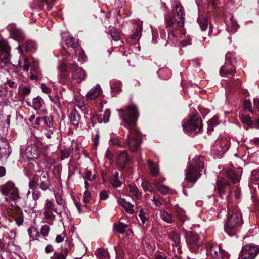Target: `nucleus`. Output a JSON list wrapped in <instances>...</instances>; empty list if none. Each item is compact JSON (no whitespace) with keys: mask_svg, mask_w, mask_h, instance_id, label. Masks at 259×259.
<instances>
[{"mask_svg":"<svg viewBox=\"0 0 259 259\" xmlns=\"http://www.w3.org/2000/svg\"><path fill=\"white\" fill-rule=\"evenodd\" d=\"M6 239L8 240V245H13L15 240L16 232L13 230H11L9 233L6 235Z\"/></svg>","mask_w":259,"mask_h":259,"instance_id":"c9c22d12","label":"nucleus"},{"mask_svg":"<svg viewBox=\"0 0 259 259\" xmlns=\"http://www.w3.org/2000/svg\"><path fill=\"white\" fill-rule=\"evenodd\" d=\"M95 255L99 259L109 258L108 252L104 249H98L95 251Z\"/></svg>","mask_w":259,"mask_h":259,"instance_id":"2f4dec72","label":"nucleus"},{"mask_svg":"<svg viewBox=\"0 0 259 259\" xmlns=\"http://www.w3.org/2000/svg\"><path fill=\"white\" fill-rule=\"evenodd\" d=\"M2 55V62L5 64H8L10 62L11 60V54L10 51L5 52L3 53H1Z\"/></svg>","mask_w":259,"mask_h":259,"instance_id":"a18cd8bd","label":"nucleus"},{"mask_svg":"<svg viewBox=\"0 0 259 259\" xmlns=\"http://www.w3.org/2000/svg\"><path fill=\"white\" fill-rule=\"evenodd\" d=\"M1 194L5 196V201L7 202H16L20 199L19 190L12 181H8L0 186Z\"/></svg>","mask_w":259,"mask_h":259,"instance_id":"7ed1b4c3","label":"nucleus"},{"mask_svg":"<svg viewBox=\"0 0 259 259\" xmlns=\"http://www.w3.org/2000/svg\"><path fill=\"white\" fill-rule=\"evenodd\" d=\"M138 220L139 222H141L142 225H144L146 221H147V217L146 214L141 213L138 215Z\"/></svg>","mask_w":259,"mask_h":259,"instance_id":"680f3d73","label":"nucleus"},{"mask_svg":"<svg viewBox=\"0 0 259 259\" xmlns=\"http://www.w3.org/2000/svg\"><path fill=\"white\" fill-rule=\"evenodd\" d=\"M128 191L134 199L139 200L142 197V193L140 192L135 185L130 184L128 186Z\"/></svg>","mask_w":259,"mask_h":259,"instance_id":"6ab92c4d","label":"nucleus"},{"mask_svg":"<svg viewBox=\"0 0 259 259\" xmlns=\"http://www.w3.org/2000/svg\"><path fill=\"white\" fill-rule=\"evenodd\" d=\"M111 183L115 187H120L122 184L119 180V178L117 177H112L111 179Z\"/></svg>","mask_w":259,"mask_h":259,"instance_id":"864d4df0","label":"nucleus"},{"mask_svg":"<svg viewBox=\"0 0 259 259\" xmlns=\"http://www.w3.org/2000/svg\"><path fill=\"white\" fill-rule=\"evenodd\" d=\"M49 97L50 100L56 104L58 107H61V103L58 96L52 97L51 96H49Z\"/></svg>","mask_w":259,"mask_h":259,"instance_id":"bf43d9fd","label":"nucleus"},{"mask_svg":"<svg viewBox=\"0 0 259 259\" xmlns=\"http://www.w3.org/2000/svg\"><path fill=\"white\" fill-rule=\"evenodd\" d=\"M28 186L29 189L32 190L38 189L37 187L39 186L38 175H35L32 178L29 182Z\"/></svg>","mask_w":259,"mask_h":259,"instance_id":"c756f323","label":"nucleus"},{"mask_svg":"<svg viewBox=\"0 0 259 259\" xmlns=\"http://www.w3.org/2000/svg\"><path fill=\"white\" fill-rule=\"evenodd\" d=\"M75 103L76 105L80 108L82 109V108L84 107V101L81 97H76L75 99Z\"/></svg>","mask_w":259,"mask_h":259,"instance_id":"13d9d810","label":"nucleus"},{"mask_svg":"<svg viewBox=\"0 0 259 259\" xmlns=\"http://www.w3.org/2000/svg\"><path fill=\"white\" fill-rule=\"evenodd\" d=\"M54 210H44L43 215L45 219L54 220L55 218V215L53 213Z\"/></svg>","mask_w":259,"mask_h":259,"instance_id":"49530a36","label":"nucleus"},{"mask_svg":"<svg viewBox=\"0 0 259 259\" xmlns=\"http://www.w3.org/2000/svg\"><path fill=\"white\" fill-rule=\"evenodd\" d=\"M50 231V227L48 225H44L41 228V233L45 237L48 235Z\"/></svg>","mask_w":259,"mask_h":259,"instance_id":"603ef678","label":"nucleus"},{"mask_svg":"<svg viewBox=\"0 0 259 259\" xmlns=\"http://www.w3.org/2000/svg\"><path fill=\"white\" fill-rule=\"evenodd\" d=\"M204 157H195L186 170L185 180L195 183L200 177L201 171L204 168Z\"/></svg>","mask_w":259,"mask_h":259,"instance_id":"f03ea898","label":"nucleus"},{"mask_svg":"<svg viewBox=\"0 0 259 259\" xmlns=\"http://www.w3.org/2000/svg\"><path fill=\"white\" fill-rule=\"evenodd\" d=\"M151 201L153 202V204L157 207H160L162 205V203L160 201L159 198L156 197L155 196H153Z\"/></svg>","mask_w":259,"mask_h":259,"instance_id":"338daca9","label":"nucleus"},{"mask_svg":"<svg viewBox=\"0 0 259 259\" xmlns=\"http://www.w3.org/2000/svg\"><path fill=\"white\" fill-rule=\"evenodd\" d=\"M170 239L174 242L172 246H177V245H180V237L179 234L176 232H173L170 235Z\"/></svg>","mask_w":259,"mask_h":259,"instance_id":"58836bf2","label":"nucleus"},{"mask_svg":"<svg viewBox=\"0 0 259 259\" xmlns=\"http://www.w3.org/2000/svg\"><path fill=\"white\" fill-rule=\"evenodd\" d=\"M128 159L127 154L126 151H122L119 153L117 163L118 166L121 168H123Z\"/></svg>","mask_w":259,"mask_h":259,"instance_id":"aec40b11","label":"nucleus"},{"mask_svg":"<svg viewBox=\"0 0 259 259\" xmlns=\"http://www.w3.org/2000/svg\"><path fill=\"white\" fill-rule=\"evenodd\" d=\"M10 51V47L8 42L6 40H2L0 41V52Z\"/></svg>","mask_w":259,"mask_h":259,"instance_id":"79ce46f5","label":"nucleus"},{"mask_svg":"<svg viewBox=\"0 0 259 259\" xmlns=\"http://www.w3.org/2000/svg\"><path fill=\"white\" fill-rule=\"evenodd\" d=\"M69 118L71 123L74 125H78L80 121V116L75 109L71 111L69 115Z\"/></svg>","mask_w":259,"mask_h":259,"instance_id":"b1692460","label":"nucleus"},{"mask_svg":"<svg viewBox=\"0 0 259 259\" xmlns=\"http://www.w3.org/2000/svg\"><path fill=\"white\" fill-rule=\"evenodd\" d=\"M184 131L188 134L200 132L202 128L201 119L195 115L193 116L186 123L183 124Z\"/></svg>","mask_w":259,"mask_h":259,"instance_id":"39448f33","label":"nucleus"},{"mask_svg":"<svg viewBox=\"0 0 259 259\" xmlns=\"http://www.w3.org/2000/svg\"><path fill=\"white\" fill-rule=\"evenodd\" d=\"M75 42V39L72 37L67 36V37L65 39V44L67 45V46L69 48H70L72 49H73L74 52H75V49H74Z\"/></svg>","mask_w":259,"mask_h":259,"instance_id":"37998d69","label":"nucleus"},{"mask_svg":"<svg viewBox=\"0 0 259 259\" xmlns=\"http://www.w3.org/2000/svg\"><path fill=\"white\" fill-rule=\"evenodd\" d=\"M69 249V244L66 242L64 246L61 248V253H62L66 257L68 255Z\"/></svg>","mask_w":259,"mask_h":259,"instance_id":"5fc2aeb1","label":"nucleus"},{"mask_svg":"<svg viewBox=\"0 0 259 259\" xmlns=\"http://www.w3.org/2000/svg\"><path fill=\"white\" fill-rule=\"evenodd\" d=\"M154 185L157 190L163 194L167 193L169 191L168 187L161 184L159 182H155Z\"/></svg>","mask_w":259,"mask_h":259,"instance_id":"f704fd0d","label":"nucleus"},{"mask_svg":"<svg viewBox=\"0 0 259 259\" xmlns=\"http://www.w3.org/2000/svg\"><path fill=\"white\" fill-rule=\"evenodd\" d=\"M176 213L179 219L183 223L189 220V218L186 215L185 211L180 208L177 209Z\"/></svg>","mask_w":259,"mask_h":259,"instance_id":"7c9ffc66","label":"nucleus"},{"mask_svg":"<svg viewBox=\"0 0 259 259\" xmlns=\"http://www.w3.org/2000/svg\"><path fill=\"white\" fill-rule=\"evenodd\" d=\"M172 248V251L174 252V255L176 257H179L180 255L182 253V250L179 245H177V246H173Z\"/></svg>","mask_w":259,"mask_h":259,"instance_id":"052dcab7","label":"nucleus"},{"mask_svg":"<svg viewBox=\"0 0 259 259\" xmlns=\"http://www.w3.org/2000/svg\"><path fill=\"white\" fill-rule=\"evenodd\" d=\"M42 99L41 98L39 97L34 98L33 100V108L35 110L39 109L42 105Z\"/></svg>","mask_w":259,"mask_h":259,"instance_id":"c03bdc74","label":"nucleus"},{"mask_svg":"<svg viewBox=\"0 0 259 259\" xmlns=\"http://www.w3.org/2000/svg\"><path fill=\"white\" fill-rule=\"evenodd\" d=\"M51 259H66V257L62 253L55 252L53 255L51 257Z\"/></svg>","mask_w":259,"mask_h":259,"instance_id":"774afa93","label":"nucleus"},{"mask_svg":"<svg viewBox=\"0 0 259 259\" xmlns=\"http://www.w3.org/2000/svg\"><path fill=\"white\" fill-rule=\"evenodd\" d=\"M67 67L64 63H60L58 66V69L60 71V76L61 78L67 79L68 75L66 71Z\"/></svg>","mask_w":259,"mask_h":259,"instance_id":"cd10ccee","label":"nucleus"},{"mask_svg":"<svg viewBox=\"0 0 259 259\" xmlns=\"http://www.w3.org/2000/svg\"><path fill=\"white\" fill-rule=\"evenodd\" d=\"M251 102H250V100H244V108L245 109L248 110V111L249 112H250L251 113H253V111L251 109Z\"/></svg>","mask_w":259,"mask_h":259,"instance_id":"69168bd1","label":"nucleus"},{"mask_svg":"<svg viewBox=\"0 0 259 259\" xmlns=\"http://www.w3.org/2000/svg\"><path fill=\"white\" fill-rule=\"evenodd\" d=\"M42 120H44L46 125L49 127H53V120L51 117L50 116H46L42 118Z\"/></svg>","mask_w":259,"mask_h":259,"instance_id":"09e8293b","label":"nucleus"},{"mask_svg":"<svg viewBox=\"0 0 259 259\" xmlns=\"http://www.w3.org/2000/svg\"><path fill=\"white\" fill-rule=\"evenodd\" d=\"M234 69L232 68H228L227 66H222L220 70V74L222 77L232 75L234 74Z\"/></svg>","mask_w":259,"mask_h":259,"instance_id":"bb28decb","label":"nucleus"},{"mask_svg":"<svg viewBox=\"0 0 259 259\" xmlns=\"http://www.w3.org/2000/svg\"><path fill=\"white\" fill-rule=\"evenodd\" d=\"M35 46V44L31 40H28L25 43V50L26 51H28L33 49Z\"/></svg>","mask_w":259,"mask_h":259,"instance_id":"0e129e2a","label":"nucleus"},{"mask_svg":"<svg viewBox=\"0 0 259 259\" xmlns=\"http://www.w3.org/2000/svg\"><path fill=\"white\" fill-rule=\"evenodd\" d=\"M13 38L17 41H21L24 39V34L22 31L17 28H14L10 30Z\"/></svg>","mask_w":259,"mask_h":259,"instance_id":"4be33fe9","label":"nucleus"},{"mask_svg":"<svg viewBox=\"0 0 259 259\" xmlns=\"http://www.w3.org/2000/svg\"><path fill=\"white\" fill-rule=\"evenodd\" d=\"M101 92V87L99 85H97L90 90L87 95V97L91 100H94L98 97Z\"/></svg>","mask_w":259,"mask_h":259,"instance_id":"412c9836","label":"nucleus"},{"mask_svg":"<svg viewBox=\"0 0 259 259\" xmlns=\"http://www.w3.org/2000/svg\"><path fill=\"white\" fill-rule=\"evenodd\" d=\"M110 143L111 145L118 147H126L125 142H123L118 137L111 138Z\"/></svg>","mask_w":259,"mask_h":259,"instance_id":"c85d7f7f","label":"nucleus"},{"mask_svg":"<svg viewBox=\"0 0 259 259\" xmlns=\"http://www.w3.org/2000/svg\"><path fill=\"white\" fill-rule=\"evenodd\" d=\"M142 30V26L140 25H139L137 26L135 33L133 35V38L135 39L138 40L141 37Z\"/></svg>","mask_w":259,"mask_h":259,"instance_id":"de8ad7c7","label":"nucleus"},{"mask_svg":"<svg viewBox=\"0 0 259 259\" xmlns=\"http://www.w3.org/2000/svg\"><path fill=\"white\" fill-rule=\"evenodd\" d=\"M147 165L150 174L153 176H157L158 174L159 169L154 165L153 162L151 160H149L147 162Z\"/></svg>","mask_w":259,"mask_h":259,"instance_id":"72a5a7b5","label":"nucleus"},{"mask_svg":"<svg viewBox=\"0 0 259 259\" xmlns=\"http://www.w3.org/2000/svg\"><path fill=\"white\" fill-rule=\"evenodd\" d=\"M28 233L30 240H35L37 239L38 232L34 226L30 227L28 229Z\"/></svg>","mask_w":259,"mask_h":259,"instance_id":"473e14b6","label":"nucleus"},{"mask_svg":"<svg viewBox=\"0 0 259 259\" xmlns=\"http://www.w3.org/2000/svg\"><path fill=\"white\" fill-rule=\"evenodd\" d=\"M159 215L160 218L167 223H172L174 221L172 214L164 209H161L159 211Z\"/></svg>","mask_w":259,"mask_h":259,"instance_id":"5701e85b","label":"nucleus"},{"mask_svg":"<svg viewBox=\"0 0 259 259\" xmlns=\"http://www.w3.org/2000/svg\"><path fill=\"white\" fill-rule=\"evenodd\" d=\"M32 194L33 199L35 201H36L38 200L40 197L41 193L38 189H36L32 190Z\"/></svg>","mask_w":259,"mask_h":259,"instance_id":"4d7b16f0","label":"nucleus"},{"mask_svg":"<svg viewBox=\"0 0 259 259\" xmlns=\"http://www.w3.org/2000/svg\"><path fill=\"white\" fill-rule=\"evenodd\" d=\"M44 210H53L57 214L61 215L62 212L54 208V203L52 200L46 199L44 205Z\"/></svg>","mask_w":259,"mask_h":259,"instance_id":"393cba45","label":"nucleus"},{"mask_svg":"<svg viewBox=\"0 0 259 259\" xmlns=\"http://www.w3.org/2000/svg\"><path fill=\"white\" fill-rule=\"evenodd\" d=\"M12 209L9 211V215L11 221H15L18 226L22 225L24 222V215L21 209L19 207H15L11 204Z\"/></svg>","mask_w":259,"mask_h":259,"instance_id":"f8f14e48","label":"nucleus"},{"mask_svg":"<svg viewBox=\"0 0 259 259\" xmlns=\"http://www.w3.org/2000/svg\"><path fill=\"white\" fill-rule=\"evenodd\" d=\"M111 88L114 93H118L121 89V84L119 81H113L111 83Z\"/></svg>","mask_w":259,"mask_h":259,"instance_id":"a19ab883","label":"nucleus"},{"mask_svg":"<svg viewBox=\"0 0 259 259\" xmlns=\"http://www.w3.org/2000/svg\"><path fill=\"white\" fill-rule=\"evenodd\" d=\"M186 241L192 252H197L201 245L199 238L196 234L189 232L186 234Z\"/></svg>","mask_w":259,"mask_h":259,"instance_id":"9d476101","label":"nucleus"},{"mask_svg":"<svg viewBox=\"0 0 259 259\" xmlns=\"http://www.w3.org/2000/svg\"><path fill=\"white\" fill-rule=\"evenodd\" d=\"M202 31H205L208 25V19L207 18H199L197 20Z\"/></svg>","mask_w":259,"mask_h":259,"instance_id":"e433bc0d","label":"nucleus"},{"mask_svg":"<svg viewBox=\"0 0 259 259\" xmlns=\"http://www.w3.org/2000/svg\"><path fill=\"white\" fill-rule=\"evenodd\" d=\"M210 253L213 259H223L226 254V252L222 250L221 247L218 245L211 246Z\"/></svg>","mask_w":259,"mask_h":259,"instance_id":"2eb2a0df","label":"nucleus"},{"mask_svg":"<svg viewBox=\"0 0 259 259\" xmlns=\"http://www.w3.org/2000/svg\"><path fill=\"white\" fill-rule=\"evenodd\" d=\"M242 223L243 221L239 214L232 213L231 215L228 217L225 223V231L229 235L232 236L236 233Z\"/></svg>","mask_w":259,"mask_h":259,"instance_id":"20e7f679","label":"nucleus"},{"mask_svg":"<svg viewBox=\"0 0 259 259\" xmlns=\"http://www.w3.org/2000/svg\"><path fill=\"white\" fill-rule=\"evenodd\" d=\"M240 119L246 130H248L253 124V120L251 117L246 113H240Z\"/></svg>","mask_w":259,"mask_h":259,"instance_id":"a211bd4d","label":"nucleus"},{"mask_svg":"<svg viewBox=\"0 0 259 259\" xmlns=\"http://www.w3.org/2000/svg\"><path fill=\"white\" fill-rule=\"evenodd\" d=\"M141 186L145 192L148 191L150 193H154L155 192L154 188L147 181H143L142 183Z\"/></svg>","mask_w":259,"mask_h":259,"instance_id":"4c0bfd02","label":"nucleus"},{"mask_svg":"<svg viewBox=\"0 0 259 259\" xmlns=\"http://www.w3.org/2000/svg\"><path fill=\"white\" fill-rule=\"evenodd\" d=\"M25 155L28 159H35L38 157V150L35 146H28L26 149Z\"/></svg>","mask_w":259,"mask_h":259,"instance_id":"f3484780","label":"nucleus"},{"mask_svg":"<svg viewBox=\"0 0 259 259\" xmlns=\"http://www.w3.org/2000/svg\"><path fill=\"white\" fill-rule=\"evenodd\" d=\"M110 114V110L109 109H106L103 114V121L104 123H107L109 121Z\"/></svg>","mask_w":259,"mask_h":259,"instance_id":"3c124183","label":"nucleus"},{"mask_svg":"<svg viewBox=\"0 0 259 259\" xmlns=\"http://www.w3.org/2000/svg\"><path fill=\"white\" fill-rule=\"evenodd\" d=\"M259 253V247L254 244H246L242 246L239 259H254Z\"/></svg>","mask_w":259,"mask_h":259,"instance_id":"0eeeda50","label":"nucleus"},{"mask_svg":"<svg viewBox=\"0 0 259 259\" xmlns=\"http://www.w3.org/2000/svg\"><path fill=\"white\" fill-rule=\"evenodd\" d=\"M117 203L120 206L123 208L128 213L132 214L134 213V204L127 202L125 199L118 198Z\"/></svg>","mask_w":259,"mask_h":259,"instance_id":"dca6fc26","label":"nucleus"},{"mask_svg":"<svg viewBox=\"0 0 259 259\" xmlns=\"http://www.w3.org/2000/svg\"><path fill=\"white\" fill-rule=\"evenodd\" d=\"M174 4L172 13L177 26L183 27L184 24L185 15L183 6L178 1H175Z\"/></svg>","mask_w":259,"mask_h":259,"instance_id":"6e6552de","label":"nucleus"},{"mask_svg":"<svg viewBox=\"0 0 259 259\" xmlns=\"http://www.w3.org/2000/svg\"><path fill=\"white\" fill-rule=\"evenodd\" d=\"M120 117L124 124V126L130 128V133L125 140L126 146H127L132 152L136 151L141 143L140 132L135 128L136 121L139 116L137 106L134 104L128 105L125 110L120 109Z\"/></svg>","mask_w":259,"mask_h":259,"instance_id":"f257e3e1","label":"nucleus"},{"mask_svg":"<svg viewBox=\"0 0 259 259\" xmlns=\"http://www.w3.org/2000/svg\"><path fill=\"white\" fill-rule=\"evenodd\" d=\"M165 24L166 28L168 32V40L167 42L176 45L178 43V39L175 34L177 26L175 25L173 18L169 14L165 15Z\"/></svg>","mask_w":259,"mask_h":259,"instance_id":"423d86ee","label":"nucleus"},{"mask_svg":"<svg viewBox=\"0 0 259 259\" xmlns=\"http://www.w3.org/2000/svg\"><path fill=\"white\" fill-rule=\"evenodd\" d=\"M216 184V190H217L220 195L230 192V184L225 179L220 178L217 181Z\"/></svg>","mask_w":259,"mask_h":259,"instance_id":"ddd939ff","label":"nucleus"},{"mask_svg":"<svg viewBox=\"0 0 259 259\" xmlns=\"http://www.w3.org/2000/svg\"><path fill=\"white\" fill-rule=\"evenodd\" d=\"M127 227L128 226L127 225L123 223H120L114 226V229L117 232L123 234L125 231V228Z\"/></svg>","mask_w":259,"mask_h":259,"instance_id":"ea45409f","label":"nucleus"},{"mask_svg":"<svg viewBox=\"0 0 259 259\" xmlns=\"http://www.w3.org/2000/svg\"><path fill=\"white\" fill-rule=\"evenodd\" d=\"M228 177L231 180L233 183H236L240 181V175L231 170H229L227 171Z\"/></svg>","mask_w":259,"mask_h":259,"instance_id":"a878e982","label":"nucleus"},{"mask_svg":"<svg viewBox=\"0 0 259 259\" xmlns=\"http://www.w3.org/2000/svg\"><path fill=\"white\" fill-rule=\"evenodd\" d=\"M218 119L217 117H214L208 121V126L209 130H212V127L213 126L217 125L218 123Z\"/></svg>","mask_w":259,"mask_h":259,"instance_id":"8fccbe9b","label":"nucleus"},{"mask_svg":"<svg viewBox=\"0 0 259 259\" xmlns=\"http://www.w3.org/2000/svg\"><path fill=\"white\" fill-rule=\"evenodd\" d=\"M226 59L228 60L232 64L234 62L235 55L231 52H228L226 54Z\"/></svg>","mask_w":259,"mask_h":259,"instance_id":"e2e57ef3","label":"nucleus"},{"mask_svg":"<svg viewBox=\"0 0 259 259\" xmlns=\"http://www.w3.org/2000/svg\"><path fill=\"white\" fill-rule=\"evenodd\" d=\"M70 69L72 72V79L78 82L84 80L86 78L85 71L81 67H79L75 63L70 65Z\"/></svg>","mask_w":259,"mask_h":259,"instance_id":"9b49d317","label":"nucleus"},{"mask_svg":"<svg viewBox=\"0 0 259 259\" xmlns=\"http://www.w3.org/2000/svg\"><path fill=\"white\" fill-rule=\"evenodd\" d=\"M111 36L112 39L115 41H118L121 39V36L119 32L116 30L113 31L111 32Z\"/></svg>","mask_w":259,"mask_h":259,"instance_id":"6e6d98bb","label":"nucleus"},{"mask_svg":"<svg viewBox=\"0 0 259 259\" xmlns=\"http://www.w3.org/2000/svg\"><path fill=\"white\" fill-rule=\"evenodd\" d=\"M38 179L39 186L42 191H46L49 188L51 183L47 172H42L40 175H38Z\"/></svg>","mask_w":259,"mask_h":259,"instance_id":"4468645a","label":"nucleus"},{"mask_svg":"<svg viewBox=\"0 0 259 259\" xmlns=\"http://www.w3.org/2000/svg\"><path fill=\"white\" fill-rule=\"evenodd\" d=\"M229 148L230 144L227 140H224L221 142L217 141L211 150V153L215 157L220 158L222 157L223 153L228 151Z\"/></svg>","mask_w":259,"mask_h":259,"instance_id":"1a4fd4ad","label":"nucleus"}]
</instances>
